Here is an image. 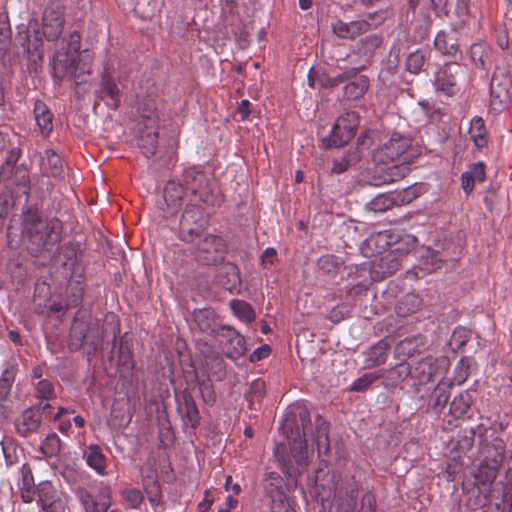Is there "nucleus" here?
Masks as SVG:
<instances>
[{
  "label": "nucleus",
  "mask_w": 512,
  "mask_h": 512,
  "mask_svg": "<svg viewBox=\"0 0 512 512\" xmlns=\"http://www.w3.org/2000/svg\"><path fill=\"white\" fill-rule=\"evenodd\" d=\"M293 409L295 417L299 418L303 434L297 429L295 437H289V452L286 451L284 444H276L274 448V456L277 458L281 470L289 476L303 473L309 464L305 428L310 423V413L304 405H296Z\"/></svg>",
  "instance_id": "nucleus-1"
},
{
  "label": "nucleus",
  "mask_w": 512,
  "mask_h": 512,
  "mask_svg": "<svg viewBox=\"0 0 512 512\" xmlns=\"http://www.w3.org/2000/svg\"><path fill=\"white\" fill-rule=\"evenodd\" d=\"M80 36L76 33L70 34L67 42V49L62 47L55 52L53 58V72L59 78L73 79L77 84L85 81V76L91 73L93 56L90 51L79 52Z\"/></svg>",
  "instance_id": "nucleus-2"
},
{
  "label": "nucleus",
  "mask_w": 512,
  "mask_h": 512,
  "mask_svg": "<svg viewBox=\"0 0 512 512\" xmlns=\"http://www.w3.org/2000/svg\"><path fill=\"white\" fill-rule=\"evenodd\" d=\"M207 186L205 174L195 168H189L185 170L182 180H171L166 184L163 191L164 206H161V209L167 215H174L182 207L188 193L198 195L199 199L204 200Z\"/></svg>",
  "instance_id": "nucleus-3"
},
{
  "label": "nucleus",
  "mask_w": 512,
  "mask_h": 512,
  "mask_svg": "<svg viewBox=\"0 0 512 512\" xmlns=\"http://www.w3.org/2000/svg\"><path fill=\"white\" fill-rule=\"evenodd\" d=\"M449 363L447 358L427 357L419 361L411 370L407 365H398L391 370V378L397 375V380H404L409 374L417 381V384L423 385L436 378H444L448 371Z\"/></svg>",
  "instance_id": "nucleus-4"
},
{
  "label": "nucleus",
  "mask_w": 512,
  "mask_h": 512,
  "mask_svg": "<svg viewBox=\"0 0 512 512\" xmlns=\"http://www.w3.org/2000/svg\"><path fill=\"white\" fill-rule=\"evenodd\" d=\"M414 158L411 140L401 134L394 133L373 154L376 163H389L400 160L408 163Z\"/></svg>",
  "instance_id": "nucleus-5"
},
{
  "label": "nucleus",
  "mask_w": 512,
  "mask_h": 512,
  "mask_svg": "<svg viewBox=\"0 0 512 512\" xmlns=\"http://www.w3.org/2000/svg\"><path fill=\"white\" fill-rule=\"evenodd\" d=\"M264 492L270 499L271 512H295L294 502L287 494V485L277 472L265 475Z\"/></svg>",
  "instance_id": "nucleus-6"
},
{
  "label": "nucleus",
  "mask_w": 512,
  "mask_h": 512,
  "mask_svg": "<svg viewBox=\"0 0 512 512\" xmlns=\"http://www.w3.org/2000/svg\"><path fill=\"white\" fill-rule=\"evenodd\" d=\"M358 125L357 113L347 112L341 115L334 123L330 134L322 138V146L329 149L347 144L354 137Z\"/></svg>",
  "instance_id": "nucleus-7"
},
{
  "label": "nucleus",
  "mask_w": 512,
  "mask_h": 512,
  "mask_svg": "<svg viewBox=\"0 0 512 512\" xmlns=\"http://www.w3.org/2000/svg\"><path fill=\"white\" fill-rule=\"evenodd\" d=\"M141 117L143 119L144 129L139 139V146L144 155L149 158L155 154L158 134L156 131L158 115L156 113L155 104L152 100L143 103L140 106Z\"/></svg>",
  "instance_id": "nucleus-8"
},
{
  "label": "nucleus",
  "mask_w": 512,
  "mask_h": 512,
  "mask_svg": "<svg viewBox=\"0 0 512 512\" xmlns=\"http://www.w3.org/2000/svg\"><path fill=\"white\" fill-rule=\"evenodd\" d=\"M196 261L203 265H214L223 260L225 254L224 240L216 235H206L194 249Z\"/></svg>",
  "instance_id": "nucleus-9"
},
{
  "label": "nucleus",
  "mask_w": 512,
  "mask_h": 512,
  "mask_svg": "<svg viewBox=\"0 0 512 512\" xmlns=\"http://www.w3.org/2000/svg\"><path fill=\"white\" fill-rule=\"evenodd\" d=\"M512 96V80L504 71H496L490 83V105L493 110L501 111Z\"/></svg>",
  "instance_id": "nucleus-10"
},
{
  "label": "nucleus",
  "mask_w": 512,
  "mask_h": 512,
  "mask_svg": "<svg viewBox=\"0 0 512 512\" xmlns=\"http://www.w3.org/2000/svg\"><path fill=\"white\" fill-rule=\"evenodd\" d=\"M16 40L26 49L30 56L42 58L43 40L36 19H31L27 26L23 24L18 26Z\"/></svg>",
  "instance_id": "nucleus-11"
},
{
  "label": "nucleus",
  "mask_w": 512,
  "mask_h": 512,
  "mask_svg": "<svg viewBox=\"0 0 512 512\" xmlns=\"http://www.w3.org/2000/svg\"><path fill=\"white\" fill-rule=\"evenodd\" d=\"M63 26L62 7L57 3L48 5L43 15V36L47 41H54L62 34Z\"/></svg>",
  "instance_id": "nucleus-12"
},
{
  "label": "nucleus",
  "mask_w": 512,
  "mask_h": 512,
  "mask_svg": "<svg viewBox=\"0 0 512 512\" xmlns=\"http://www.w3.org/2000/svg\"><path fill=\"white\" fill-rule=\"evenodd\" d=\"M98 93L99 97L105 102L107 107L110 109H117L119 107L122 89L108 68L104 69Z\"/></svg>",
  "instance_id": "nucleus-13"
},
{
  "label": "nucleus",
  "mask_w": 512,
  "mask_h": 512,
  "mask_svg": "<svg viewBox=\"0 0 512 512\" xmlns=\"http://www.w3.org/2000/svg\"><path fill=\"white\" fill-rule=\"evenodd\" d=\"M460 69L461 68L457 63L445 64L435 74V88L447 95L455 94L458 91L457 74L459 73Z\"/></svg>",
  "instance_id": "nucleus-14"
},
{
  "label": "nucleus",
  "mask_w": 512,
  "mask_h": 512,
  "mask_svg": "<svg viewBox=\"0 0 512 512\" xmlns=\"http://www.w3.org/2000/svg\"><path fill=\"white\" fill-rule=\"evenodd\" d=\"M403 255L399 248L389 251L374 262L372 272L374 274H381L383 277L393 275L400 268Z\"/></svg>",
  "instance_id": "nucleus-15"
},
{
  "label": "nucleus",
  "mask_w": 512,
  "mask_h": 512,
  "mask_svg": "<svg viewBox=\"0 0 512 512\" xmlns=\"http://www.w3.org/2000/svg\"><path fill=\"white\" fill-rule=\"evenodd\" d=\"M370 25L366 20L358 19L350 22L337 20L332 24L334 34L342 39H353L358 35L365 33Z\"/></svg>",
  "instance_id": "nucleus-16"
},
{
  "label": "nucleus",
  "mask_w": 512,
  "mask_h": 512,
  "mask_svg": "<svg viewBox=\"0 0 512 512\" xmlns=\"http://www.w3.org/2000/svg\"><path fill=\"white\" fill-rule=\"evenodd\" d=\"M178 411L187 425L195 427L199 421V412L193 396L184 390L177 396Z\"/></svg>",
  "instance_id": "nucleus-17"
},
{
  "label": "nucleus",
  "mask_w": 512,
  "mask_h": 512,
  "mask_svg": "<svg viewBox=\"0 0 512 512\" xmlns=\"http://www.w3.org/2000/svg\"><path fill=\"white\" fill-rule=\"evenodd\" d=\"M81 502L85 512H107L110 506V490L109 488H102L96 496H92L88 492H82Z\"/></svg>",
  "instance_id": "nucleus-18"
},
{
  "label": "nucleus",
  "mask_w": 512,
  "mask_h": 512,
  "mask_svg": "<svg viewBox=\"0 0 512 512\" xmlns=\"http://www.w3.org/2000/svg\"><path fill=\"white\" fill-rule=\"evenodd\" d=\"M83 458L85 459L86 464L98 475L104 476L107 474L106 457L102 453L99 445H89L83 452Z\"/></svg>",
  "instance_id": "nucleus-19"
},
{
  "label": "nucleus",
  "mask_w": 512,
  "mask_h": 512,
  "mask_svg": "<svg viewBox=\"0 0 512 512\" xmlns=\"http://www.w3.org/2000/svg\"><path fill=\"white\" fill-rule=\"evenodd\" d=\"M41 423V416L38 411L33 409L25 410L16 420V430L22 436L35 432Z\"/></svg>",
  "instance_id": "nucleus-20"
},
{
  "label": "nucleus",
  "mask_w": 512,
  "mask_h": 512,
  "mask_svg": "<svg viewBox=\"0 0 512 512\" xmlns=\"http://www.w3.org/2000/svg\"><path fill=\"white\" fill-rule=\"evenodd\" d=\"M349 82L344 86V96L348 100H357L363 97L369 89V78L365 75L355 74L348 79Z\"/></svg>",
  "instance_id": "nucleus-21"
},
{
  "label": "nucleus",
  "mask_w": 512,
  "mask_h": 512,
  "mask_svg": "<svg viewBox=\"0 0 512 512\" xmlns=\"http://www.w3.org/2000/svg\"><path fill=\"white\" fill-rule=\"evenodd\" d=\"M224 351L229 358L238 359L246 351V341L235 330L230 329L228 340L224 345Z\"/></svg>",
  "instance_id": "nucleus-22"
},
{
  "label": "nucleus",
  "mask_w": 512,
  "mask_h": 512,
  "mask_svg": "<svg viewBox=\"0 0 512 512\" xmlns=\"http://www.w3.org/2000/svg\"><path fill=\"white\" fill-rule=\"evenodd\" d=\"M388 349L389 344L385 340H381L373 345L365 353V366L371 368L385 363Z\"/></svg>",
  "instance_id": "nucleus-23"
},
{
  "label": "nucleus",
  "mask_w": 512,
  "mask_h": 512,
  "mask_svg": "<svg viewBox=\"0 0 512 512\" xmlns=\"http://www.w3.org/2000/svg\"><path fill=\"white\" fill-rule=\"evenodd\" d=\"M207 218L200 217L198 222L189 223L187 220L180 221V238L186 242H192L207 226Z\"/></svg>",
  "instance_id": "nucleus-24"
},
{
  "label": "nucleus",
  "mask_w": 512,
  "mask_h": 512,
  "mask_svg": "<svg viewBox=\"0 0 512 512\" xmlns=\"http://www.w3.org/2000/svg\"><path fill=\"white\" fill-rule=\"evenodd\" d=\"M222 274L220 278L222 286L231 293L238 291L241 284L238 268L233 264L227 263L222 267Z\"/></svg>",
  "instance_id": "nucleus-25"
},
{
  "label": "nucleus",
  "mask_w": 512,
  "mask_h": 512,
  "mask_svg": "<svg viewBox=\"0 0 512 512\" xmlns=\"http://www.w3.org/2000/svg\"><path fill=\"white\" fill-rule=\"evenodd\" d=\"M34 114L41 133L45 136L48 135L53 128L52 113L43 102L37 101L34 107Z\"/></svg>",
  "instance_id": "nucleus-26"
},
{
  "label": "nucleus",
  "mask_w": 512,
  "mask_h": 512,
  "mask_svg": "<svg viewBox=\"0 0 512 512\" xmlns=\"http://www.w3.org/2000/svg\"><path fill=\"white\" fill-rule=\"evenodd\" d=\"M469 135L475 146L482 148L487 144V134L484 120L481 117H474L470 122Z\"/></svg>",
  "instance_id": "nucleus-27"
},
{
  "label": "nucleus",
  "mask_w": 512,
  "mask_h": 512,
  "mask_svg": "<svg viewBox=\"0 0 512 512\" xmlns=\"http://www.w3.org/2000/svg\"><path fill=\"white\" fill-rule=\"evenodd\" d=\"M436 49L443 55L454 56L458 51V45L453 36L440 32L434 39Z\"/></svg>",
  "instance_id": "nucleus-28"
},
{
  "label": "nucleus",
  "mask_w": 512,
  "mask_h": 512,
  "mask_svg": "<svg viewBox=\"0 0 512 512\" xmlns=\"http://www.w3.org/2000/svg\"><path fill=\"white\" fill-rule=\"evenodd\" d=\"M42 166L45 171L54 177H59L62 173V159L53 150H46L42 158Z\"/></svg>",
  "instance_id": "nucleus-29"
},
{
  "label": "nucleus",
  "mask_w": 512,
  "mask_h": 512,
  "mask_svg": "<svg viewBox=\"0 0 512 512\" xmlns=\"http://www.w3.org/2000/svg\"><path fill=\"white\" fill-rule=\"evenodd\" d=\"M389 236L386 231H381L375 234L370 235L365 241L364 246L371 249L370 256L374 254L381 253L389 244L388 240ZM369 256L368 253H365Z\"/></svg>",
  "instance_id": "nucleus-30"
},
{
  "label": "nucleus",
  "mask_w": 512,
  "mask_h": 512,
  "mask_svg": "<svg viewBox=\"0 0 512 512\" xmlns=\"http://www.w3.org/2000/svg\"><path fill=\"white\" fill-rule=\"evenodd\" d=\"M473 392L474 390L469 389L455 396L451 403V409L460 416L465 415L474 402Z\"/></svg>",
  "instance_id": "nucleus-31"
},
{
  "label": "nucleus",
  "mask_w": 512,
  "mask_h": 512,
  "mask_svg": "<svg viewBox=\"0 0 512 512\" xmlns=\"http://www.w3.org/2000/svg\"><path fill=\"white\" fill-rule=\"evenodd\" d=\"M230 308L234 315L243 322L249 323L255 319V313L252 307L241 300L230 301Z\"/></svg>",
  "instance_id": "nucleus-32"
},
{
  "label": "nucleus",
  "mask_w": 512,
  "mask_h": 512,
  "mask_svg": "<svg viewBox=\"0 0 512 512\" xmlns=\"http://www.w3.org/2000/svg\"><path fill=\"white\" fill-rule=\"evenodd\" d=\"M317 423V436L316 446L319 454H326L329 451V438H328V427L325 421L318 417Z\"/></svg>",
  "instance_id": "nucleus-33"
},
{
  "label": "nucleus",
  "mask_w": 512,
  "mask_h": 512,
  "mask_svg": "<svg viewBox=\"0 0 512 512\" xmlns=\"http://www.w3.org/2000/svg\"><path fill=\"white\" fill-rule=\"evenodd\" d=\"M408 172V167L401 165H393L384 170V175L380 181L376 182V185L389 184L403 178Z\"/></svg>",
  "instance_id": "nucleus-34"
},
{
  "label": "nucleus",
  "mask_w": 512,
  "mask_h": 512,
  "mask_svg": "<svg viewBox=\"0 0 512 512\" xmlns=\"http://www.w3.org/2000/svg\"><path fill=\"white\" fill-rule=\"evenodd\" d=\"M420 307V300L416 295H406L396 306V312L400 316L416 312Z\"/></svg>",
  "instance_id": "nucleus-35"
},
{
  "label": "nucleus",
  "mask_w": 512,
  "mask_h": 512,
  "mask_svg": "<svg viewBox=\"0 0 512 512\" xmlns=\"http://www.w3.org/2000/svg\"><path fill=\"white\" fill-rule=\"evenodd\" d=\"M41 450L46 457L57 456L61 450V440L55 434L48 435L41 444Z\"/></svg>",
  "instance_id": "nucleus-36"
},
{
  "label": "nucleus",
  "mask_w": 512,
  "mask_h": 512,
  "mask_svg": "<svg viewBox=\"0 0 512 512\" xmlns=\"http://www.w3.org/2000/svg\"><path fill=\"white\" fill-rule=\"evenodd\" d=\"M118 366L122 374H129L134 368L132 351L128 346L121 345L119 348Z\"/></svg>",
  "instance_id": "nucleus-37"
},
{
  "label": "nucleus",
  "mask_w": 512,
  "mask_h": 512,
  "mask_svg": "<svg viewBox=\"0 0 512 512\" xmlns=\"http://www.w3.org/2000/svg\"><path fill=\"white\" fill-rule=\"evenodd\" d=\"M382 43V37L378 34H371L359 42V51L364 55H371Z\"/></svg>",
  "instance_id": "nucleus-38"
},
{
  "label": "nucleus",
  "mask_w": 512,
  "mask_h": 512,
  "mask_svg": "<svg viewBox=\"0 0 512 512\" xmlns=\"http://www.w3.org/2000/svg\"><path fill=\"white\" fill-rule=\"evenodd\" d=\"M142 485L144 490L148 494L149 500L151 502L158 501L159 487L154 472H151V474L142 477Z\"/></svg>",
  "instance_id": "nucleus-39"
},
{
  "label": "nucleus",
  "mask_w": 512,
  "mask_h": 512,
  "mask_svg": "<svg viewBox=\"0 0 512 512\" xmlns=\"http://www.w3.org/2000/svg\"><path fill=\"white\" fill-rule=\"evenodd\" d=\"M358 158V153L354 151L351 153H347L346 155L339 159H334L332 171L336 174H341L345 172L352 163L356 162Z\"/></svg>",
  "instance_id": "nucleus-40"
},
{
  "label": "nucleus",
  "mask_w": 512,
  "mask_h": 512,
  "mask_svg": "<svg viewBox=\"0 0 512 512\" xmlns=\"http://www.w3.org/2000/svg\"><path fill=\"white\" fill-rule=\"evenodd\" d=\"M451 384L446 385L442 381L438 383L436 386L433 397H434V406L436 408H443L447 404L449 398H450V388Z\"/></svg>",
  "instance_id": "nucleus-41"
},
{
  "label": "nucleus",
  "mask_w": 512,
  "mask_h": 512,
  "mask_svg": "<svg viewBox=\"0 0 512 512\" xmlns=\"http://www.w3.org/2000/svg\"><path fill=\"white\" fill-rule=\"evenodd\" d=\"M441 267V260L436 254H429L423 257L417 269L424 274L432 273Z\"/></svg>",
  "instance_id": "nucleus-42"
},
{
  "label": "nucleus",
  "mask_w": 512,
  "mask_h": 512,
  "mask_svg": "<svg viewBox=\"0 0 512 512\" xmlns=\"http://www.w3.org/2000/svg\"><path fill=\"white\" fill-rule=\"evenodd\" d=\"M199 392L204 403L210 406L215 403L216 393L210 379H203L199 381Z\"/></svg>",
  "instance_id": "nucleus-43"
},
{
  "label": "nucleus",
  "mask_w": 512,
  "mask_h": 512,
  "mask_svg": "<svg viewBox=\"0 0 512 512\" xmlns=\"http://www.w3.org/2000/svg\"><path fill=\"white\" fill-rule=\"evenodd\" d=\"M38 494V502L42 506L47 503L51 499L57 498L59 495L57 491L54 489L53 485L50 482H42L39 484L37 488Z\"/></svg>",
  "instance_id": "nucleus-44"
},
{
  "label": "nucleus",
  "mask_w": 512,
  "mask_h": 512,
  "mask_svg": "<svg viewBox=\"0 0 512 512\" xmlns=\"http://www.w3.org/2000/svg\"><path fill=\"white\" fill-rule=\"evenodd\" d=\"M380 376L381 375L378 372L365 373L353 381L350 389L352 391H363L368 388L374 381L380 378Z\"/></svg>",
  "instance_id": "nucleus-45"
},
{
  "label": "nucleus",
  "mask_w": 512,
  "mask_h": 512,
  "mask_svg": "<svg viewBox=\"0 0 512 512\" xmlns=\"http://www.w3.org/2000/svg\"><path fill=\"white\" fill-rule=\"evenodd\" d=\"M121 496L131 508H137L143 502V494L136 488H128L121 491Z\"/></svg>",
  "instance_id": "nucleus-46"
},
{
  "label": "nucleus",
  "mask_w": 512,
  "mask_h": 512,
  "mask_svg": "<svg viewBox=\"0 0 512 512\" xmlns=\"http://www.w3.org/2000/svg\"><path fill=\"white\" fill-rule=\"evenodd\" d=\"M392 204L393 201L390 197L380 194L367 204V208L373 212H384L388 210Z\"/></svg>",
  "instance_id": "nucleus-47"
},
{
  "label": "nucleus",
  "mask_w": 512,
  "mask_h": 512,
  "mask_svg": "<svg viewBox=\"0 0 512 512\" xmlns=\"http://www.w3.org/2000/svg\"><path fill=\"white\" fill-rule=\"evenodd\" d=\"M424 62H425V57H424L423 52L415 51L413 53H410V55L407 58V62H406L407 69L411 73L416 74L422 69Z\"/></svg>",
  "instance_id": "nucleus-48"
},
{
  "label": "nucleus",
  "mask_w": 512,
  "mask_h": 512,
  "mask_svg": "<svg viewBox=\"0 0 512 512\" xmlns=\"http://www.w3.org/2000/svg\"><path fill=\"white\" fill-rule=\"evenodd\" d=\"M36 395L40 399L50 400L55 397L54 388L50 381L41 379L36 384Z\"/></svg>",
  "instance_id": "nucleus-49"
},
{
  "label": "nucleus",
  "mask_w": 512,
  "mask_h": 512,
  "mask_svg": "<svg viewBox=\"0 0 512 512\" xmlns=\"http://www.w3.org/2000/svg\"><path fill=\"white\" fill-rule=\"evenodd\" d=\"M497 466H489L485 463L481 464L478 472V479L483 483L491 484L497 477Z\"/></svg>",
  "instance_id": "nucleus-50"
},
{
  "label": "nucleus",
  "mask_w": 512,
  "mask_h": 512,
  "mask_svg": "<svg viewBox=\"0 0 512 512\" xmlns=\"http://www.w3.org/2000/svg\"><path fill=\"white\" fill-rule=\"evenodd\" d=\"M470 333L463 327H457L454 329L450 343L455 348L462 347L469 340Z\"/></svg>",
  "instance_id": "nucleus-51"
},
{
  "label": "nucleus",
  "mask_w": 512,
  "mask_h": 512,
  "mask_svg": "<svg viewBox=\"0 0 512 512\" xmlns=\"http://www.w3.org/2000/svg\"><path fill=\"white\" fill-rule=\"evenodd\" d=\"M469 360L468 359H461L458 364L455 367L454 373V381L456 384L460 385L462 384L469 375Z\"/></svg>",
  "instance_id": "nucleus-52"
},
{
  "label": "nucleus",
  "mask_w": 512,
  "mask_h": 512,
  "mask_svg": "<svg viewBox=\"0 0 512 512\" xmlns=\"http://www.w3.org/2000/svg\"><path fill=\"white\" fill-rule=\"evenodd\" d=\"M206 217L201 208L195 205H188L182 215L181 220H187L190 224L198 222V218Z\"/></svg>",
  "instance_id": "nucleus-53"
},
{
  "label": "nucleus",
  "mask_w": 512,
  "mask_h": 512,
  "mask_svg": "<svg viewBox=\"0 0 512 512\" xmlns=\"http://www.w3.org/2000/svg\"><path fill=\"white\" fill-rule=\"evenodd\" d=\"M13 377L5 371L0 378V402L5 401L10 393Z\"/></svg>",
  "instance_id": "nucleus-54"
},
{
  "label": "nucleus",
  "mask_w": 512,
  "mask_h": 512,
  "mask_svg": "<svg viewBox=\"0 0 512 512\" xmlns=\"http://www.w3.org/2000/svg\"><path fill=\"white\" fill-rule=\"evenodd\" d=\"M361 69H362V67L352 68V69H349V70H347V71H345V72H343L341 74H338L335 77L328 78L327 79V85L331 86V87L339 85L340 83H342V82L352 78Z\"/></svg>",
  "instance_id": "nucleus-55"
},
{
  "label": "nucleus",
  "mask_w": 512,
  "mask_h": 512,
  "mask_svg": "<svg viewBox=\"0 0 512 512\" xmlns=\"http://www.w3.org/2000/svg\"><path fill=\"white\" fill-rule=\"evenodd\" d=\"M467 172L476 182H483L486 178L485 166L483 162L474 163Z\"/></svg>",
  "instance_id": "nucleus-56"
},
{
  "label": "nucleus",
  "mask_w": 512,
  "mask_h": 512,
  "mask_svg": "<svg viewBox=\"0 0 512 512\" xmlns=\"http://www.w3.org/2000/svg\"><path fill=\"white\" fill-rule=\"evenodd\" d=\"M42 511L44 512H64L65 504L63 500L58 496L55 499H51L47 503L41 506Z\"/></svg>",
  "instance_id": "nucleus-57"
},
{
  "label": "nucleus",
  "mask_w": 512,
  "mask_h": 512,
  "mask_svg": "<svg viewBox=\"0 0 512 512\" xmlns=\"http://www.w3.org/2000/svg\"><path fill=\"white\" fill-rule=\"evenodd\" d=\"M348 312H349V310H348L347 306L337 305L330 311L329 319L332 322L337 323V322L341 321L342 319H344L345 316L348 314Z\"/></svg>",
  "instance_id": "nucleus-58"
},
{
  "label": "nucleus",
  "mask_w": 512,
  "mask_h": 512,
  "mask_svg": "<svg viewBox=\"0 0 512 512\" xmlns=\"http://www.w3.org/2000/svg\"><path fill=\"white\" fill-rule=\"evenodd\" d=\"M471 58L475 63H480L481 66H484V47L482 44H473L470 50Z\"/></svg>",
  "instance_id": "nucleus-59"
},
{
  "label": "nucleus",
  "mask_w": 512,
  "mask_h": 512,
  "mask_svg": "<svg viewBox=\"0 0 512 512\" xmlns=\"http://www.w3.org/2000/svg\"><path fill=\"white\" fill-rule=\"evenodd\" d=\"M475 183H476V181L470 176V174L467 171L462 173L461 187H462L463 191L465 192V194L468 195L473 191Z\"/></svg>",
  "instance_id": "nucleus-60"
},
{
  "label": "nucleus",
  "mask_w": 512,
  "mask_h": 512,
  "mask_svg": "<svg viewBox=\"0 0 512 512\" xmlns=\"http://www.w3.org/2000/svg\"><path fill=\"white\" fill-rule=\"evenodd\" d=\"M413 341L411 339H404L403 341L399 342L396 351L398 354H402L404 356H410L413 351L414 347H412Z\"/></svg>",
  "instance_id": "nucleus-61"
},
{
  "label": "nucleus",
  "mask_w": 512,
  "mask_h": 512,
  "mask_svg": "<svg viewBox=\"0 0 512 512\" xmlns=\"http://www.w3.org/2000/svg\"><path fill=\"white\" fill-rule=\"evenodd\" d=\"M360 512H375V501L372 496L367 495L362 499V508Z\"/></svg>",
  "instance_id": "nucleus-62"
},
{
  "label": "nucleus",
  "mask_w": 512,
  "mask_h": 512,
  "mask_svg": "<svg viewBox=\"0 0 512 512\" xmlns=\"http://www.w3.org/2000/svg\"><path fill=\"white\" fill-rule=\"evenodd\" d=\"M269 353V347L267 345L255 350L252 354H251V360L252 361H257V360H260L264 357H266Z\"/></svg>",
  "instance_id": "nucleus-63"
},
{
  "label": "nucleus",
  "mask_w": 512,
  "mask_h": 512,
  "mask_svg": "<svg viewBox=\"0 0 512 512\" xmlns=\"http://www.w3.org/2000/svg\"><path fill=\"white\" fill-rule=\"evenodd\" d=\"M250 102L246 99L242 100L239 107L238 113L241 115L242 119H245L250 114Z\"/></svg>",
  "instance_id": "nucleus-64"
}]
</instances>
